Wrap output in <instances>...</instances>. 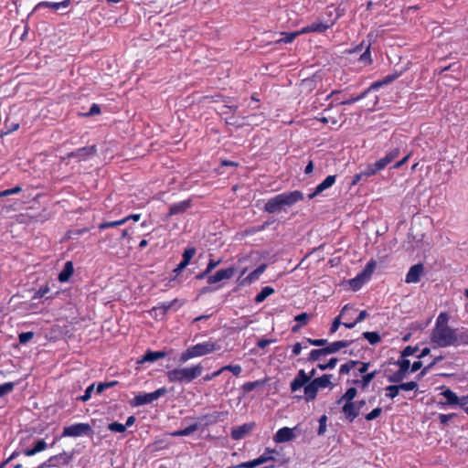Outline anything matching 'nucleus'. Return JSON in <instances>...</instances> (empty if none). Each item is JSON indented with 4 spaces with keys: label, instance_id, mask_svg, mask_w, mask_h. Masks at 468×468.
I'll use <instances>...</instances> for the list:
<instances>
[{
    "label": "nucleus",
    "instance_id": "obj_1",
    "mask_svg": "<svg viewBox=\"0 0 468 468\" xmlns=\"http://www.w3.org/2000/svg\"><path fill=\"white\" fill-rule=\"evenodd\" d=\"M303 199V193L300 190L283 192L270 198L264 205V211L270 214L278 213L286 207H291Z\"/></svg>",
    "mask_w": 468,
    "mask_h": 468
},
{
    "label": "nucleus",
    "instance_id": "obj_2",
    "mask_svg": "<svg viewBox=\"0 0 468 468\" xmlns=\"http://www.w3.org/2000/svg\"><path fill=\"white\" fill-rule=\"evenodd\" d=\"M431 342L440 347H447L451 346H458V334L457 330L452 327H434L431 335Z\"/></svg>",
    "mask_w": 468,
    "mask_h": 468
},
{
    "label": "nucleus",
    "instance_id": "obj_3",
    "mask_svg": "<svg viewBox=\"0 0 468 468\" xmlns=\"http://www.w3.org/2000/svg\"><path fill=\"white\" fill-rule=\"evenodd\" d=\"M203 372L201 364L190 367L176 368L167 372L169 382L189 383Z\"/></svg>",
    "mask_w": 468,
    "mask_h": 468
},
{
    "label": "nucleus",
    "instance_id": "obj_4",
    "mask_svg": "<svg viewBox=\"0 0 468 468\" xmlns=\"http://www.w3.org/2000/svg\"><path fill=\"white\" fill-rule=\"evenodd\" d=\"M218 348L219 346L217 344L210 341L197 344L181 354L179 362L182 364L186 363L190 358L210 354Z\"/></svg>",
    "mask_w": 468,
    "mask_h": 468
},
{
    "label": "nucleus",
    "instance_id": "obj_5",
    "mask_svg": "<svg viewBox=\"0 0 468 468\" xmlns=\"http://www.w3.org/2000/svg\"><path fill=\"white\" fill-rule=\"evenodd\" d=\"M93 431L88 423H76L70 426L64 427L62 436L66 437H79L82 435L91 436Z\"/></svg>",
    "mask_w": 468,
    "mask_h": 468
},
{
    "label": "nucleus",
    "instance_id": "obj_6",
    "mask_svg": "<svg viewBox=\"0 0 468 468\" xmlns=\"http://www.w3.org/2000/svg\"><path fill=\"white\" fill-rule=\"evenodd\" d=\"M167 393L166 388L163 387L151 393L139 394L133 399V406L150 404Z\"/></svg>",
    "mask_w": 468,
    "mask_h": 468
},
{
    "label": "nucleus",
    "instance_id": "obj_7",
    "mask_svg": "<svg viewBox=\"0 0 468 468\" xmlns=\"http://www.w3.org/2000/svg\"><path fill=\"white\" fill-rule=\"evenodd\" d=\"M315 369L313 368L309 374H306L303 369H300L294 378V379L291 382L290 388L292 392H295L303 388L308 382H311L313 378L315 376Z\"/></svg>",
    "mask_w": 468,
    "mask_h": 468
},
{
    "label": "nucleus",
    "instance_id": "obj_8",
    "mask_svg": "<svg viewBox=\"0 0 468 468\" xmlns=\"http://www.w3.org/2000/svg\"><path fill=\"white\" fill-rule=\"evenodd\" d=\"M395 364L399 366V370L388 376V380L391 383H399L406 378L410 367V362L409 359L402 358L398 360Z\"/></svg>",
    "mask_w": 468,
    "mask_h": 468
},
{
    "label": "nucleus",
    "instance_id": "obj_9",
    "mask_svg": "<svg viewBox=\"0 0 468 468\" xmlns=\"http://www.w3.org/2000/svg\"><path fill=\"white\" fill-rule=\"evenodd\" d=\"M228 416V411H213L211 413H207L202 415L198 418V424L203 426H208L215 424L218 421H222Z\"/></svg>",
    "mask_w": 468,
    "mask_h": 468
},
{
    "label": "nucleus",
    "instance_id": "obj_10",
    "mask_svg": "<svg viewBox=\"0 0 468 468\" xmlns=\"http://www.w3.org/2000/svg\"><path fill=\"white\" fill-rule=\"evenodd\" d=\"M97 153L96 145L85 146L70 152L67 154L68 158H76L79 162L85 161Z\"/></svg>",
    "mask_w": 468,
    "mask_h": 468
},
{
    "label": "nucleus",
    "instance_id": "obj_11",
    "mask_svg": "<svg viewBox=\"0 0 468 468\" xmlns=\"http://www.w3.org/2000/svg\"><path fill=\"white\" fill-rule=\"evenodd\" d=\"M235 272L236 269L234 267L218 270L215 274L207 277V283L213 284L223 280H229L234 276Z\"/></svg>",
    "mask_w": 468,
    "mask_h": 468
},
{
    "label": "nucleus",
    "instance_id": "obj_12",
    "mask_svg": "<svg viewBox=\"0 0 468 468\" xmlns=\"http://www.w3.org/2000/svg\"><path fill=\"white\" fill-rule=\"evenodd\" d=\"M254 423H244L243 425L234 427L231 430V438L235 441L243 439L246 435H248L253 429Z\"/></svg>",
    "mask_w": 468,
    "mask_h": 468
},
{
    "label": "nucleus",
    "instance_id": "obj_13",
    "mask_svg": "<svg viewBox=\"0 0 468 468\" xmlns=\"http://www.w3.org/2000/svg\"><path fill=\"white\" fill-rule=\"evenodd\" d=\"M424 267L421 263H418L410 267V271L406 275L405 282L407 283H415L420 280L423 273Z\"/></svg>",
    "mask_w": 468,
    "mask_h": 468
},
{
    "label": "nucleus",
    "instance_id": "obj_14",
    "mask_svg": "<svg viewBox=\"0 0 468 468\" xmlns=\"http://www.w3.org/2000/svg\"><path fill=\"white\" fill-rule=\"evenodd\" d=\"M335 175L326 176V178L315 187L314 191L309 194L308 198L313 199L314 197L331 187L335 183Z\"/></svg>",
    "mask_w": 468,
    "mask_h": 468
},
{
    "label": "nucleus",
    "instance_id": "obj_15",
    "mask_svg": "<svg viewBox=\"0 0 468 468\" xmlns=\"http://www.w3.org/2000/svg\"><path fill=\"white\" fill-rule=\"evenodd\" d=\"M192 206L191 199H186L170 206L167 217L185 213Z\"/></svg>",
    "mask_w": 468,
    "mask_h": 468
},
{
    "label": "nucleus",
    "instance_id": "obj_16",
    "mask_svg": "<svg viewBox=\"0 0 468 468\" xmlns=\"http://www.w3.org/2000/svg\"><path fill=\"white\" fill-rule=\"evenodd\" d=\"M342 412L348 422H353L359 415V411L357 410L354 401L345 402L342 408Z\"/></svg>",
    "mask_w": 468,
    "mask_h": 468
},
{
    "label": "nucleus",
    "instance_id": "obj_17",
    "mask_svg": "<svg viewBox=\"0 0 468 468\" xmlns=\"http://www.w3.org/2000/svg\"><path fill=\"white\" fill-rule=\"evenodd\" d=\"M294 429L283 427L280 429L274 435V441L278 443L287 442L292 441L294 437Z\"/></svg>",
    "mask_w": 468,
    "mask_h": 468
},
{
    "label": "nucleus",
    "instance_id": "obj_18",
    "mask_svg": "<svg viewBox=\"0 0 468 468\" xmlns=\"http://www.w3.org/2000/svg\"><path fill=\"white\" fill-rule=\"evenodd\" d=\"M333 23L330 25L323 23V22H313L312 24L303 27L301 29L302 34L311 33V32H316V33H322L324 32L326 29H328L330 27H332Z\"/></svg>",
    "mask_w": 468,
    "mask_h": 468
},
{
    "label": "nucleus",
    "instance_id": "obj_19",
    "mask_svg": "<svg viewBox=\"0 0 468 468\" xmlns=\"http://www.w3.org/2000/svg\"><path fill=\"white\" fill-rule=\"evenodd\" d=\"M167 356V353L165 351H152L147 350L144 355L142 356L140 360H138L139 364L145 363V362H154L158 359L164 358Z\"/></svg>",
    "mask_w": 468,
    "mask_h": 468
},
{
    "label": "nucleus",
    "instance_id": "obj_20",
    "mask_svg": "<svg viewBox=\"0 0 468 468\" xmlns=\"http://www.w3.org/2000/svg\"><path fill=\"white\" fill-rule=\"evenodd\" d=\"M71 458V455H69L66 452H63L59 454L49 457L48 463H50L52 467H58L61 464H68Z\"/></svg>",
    "mask_w": 468,
    "mask_h": 468
},
{
    "label": "nucleus",
    "instance_id": "obj_21",
    "mask_svg": "<svg viewBox=\"0 0 468 468\" xmlns=\"http://www.w3.org/2000/svg\"><path fill=\"white\" fill-rule=\"evenodd\" d=\"M303 388V391H304L305 401L310 402V401L314 400L317 396L319 388L313 382V380L311 382H308L307 384H305Z\"/></svg>",
    "mask_w": 468,
    "mask_h": 468
},
{
    "label": "nucleus",
    "instance_id": "obj_22",
    "mask_svg": "<svg viewBox=\"0 0 468 468\" xmlns=\"http://www.w3.org/2000/svg\"><path fill=\"white\" fill-rule=\"evenodd\" d=\"M352 343L353 340H340L333 342L324 347L327 355H330L338 352L341 348L349 346Z\"/></svg>",
    "mask_w": 468,
    "mask_h": 468
},
{
    "label": "nucleus",
    "instance_id": "obj_23",
    "mask_svg": "<svg viewBox=\"0 0 468 468\" xmlns=\"http://www.w3.org/2000/svg\"><path fill=\"white\" fill-rule=\"evenodd\" d=\"M70 4V0H64V1H61V2H48V1H43V2H40L38 3L36 7H35V10H38L42 7H48V8H52L54 10H58L59 9L60 7H68Z\"/></svg>",
    "mask_w": 468,
    "mask_h": 468
},
{
    "label": "nucleus",
    "instance_id": "obj_24",
    "mask_svg": "<svg viewBox=\"0 0 468 468\" xmlns=\"http://www.w3.org/2000/svg\"><path fill=\"white\" fill-rule=\"evenodd\" d=\"M47 447H48V445H47L46 441L43 439H40V440H37L35 442L33 448H31V449H25V450L22 451V452L26 456H32V455L37 454V452H40L46 450Z\"/></svg>",
    "mask_w": 468,
    "mask_h": 468
},
{
    "label": "nucleus",
    "instance_id": "obj_25",
    "mask_svg": "<svg viewBox=\"0 0 468 468\" xmlns=\"http://www.w3.org/2000/svg\"><path fill=\"white\" fill-rule=\"evenodd\" d=\"M74 272L73 263L67 261L64 264L63 270L58 274V281L61 282H68Z\"/></svg>",
    "mask_w": 468,
    "mask_h": 468
},
{
    "label": "nucleus",
    "instance_id": "obj_26",
    "mask_svg": "<svg viewBox=\"0 0 468 468\" xmlns=\"http://www.w3.org/2000/svg\"><path fill=\"white\" fill-rule=\"evenodd\" d=\"M399 74L395 73V74H389V75H387L386 77H384L382 80H378V81H376L374 82L373 84H371V86L368 88V90H370V92L372 90H375L384 85H388V84H390L391 82H393L395 80H397L399 78Z\"/></svg>",
    "mask_w": 468,
    "mask_h": 468
},
{
    "label": "nucleus",
    "instance_id": "obj_27",
    "mask_svg": "<svg viewBox=\"0 0 468 468\" xmlns=\"http://www.w3.org/2000/svg\"><path fill=\"white\" fill-rule=\"evenodd\" d=\"M400 154L399 147L397 146L393 149H391L387 154L380 158L378 161L382 164V167H386L388 164L393 162Z\"/></svg>",
    "mask_w": 468,
    "mask_h": 468
},
{
    "label": "nucleus",
    "instance_id": "obj_28",
    "mask_svg": "<svg viewBox=\"0 0 468 468\" xmlns=\"http://www.w3.org/2000/svg\"><path fill=\"white\" fill-rule=\"evenodd\" d=\"M199 429V424L197 422H195L193 424H190L185 429L175 431L171 433V436L173 437H182V436H188L195 431H197Z\"/></svg>",
    "mask_w": 468,
    "mask_h": 468
},
{
    "label": "nucleus",
    "instance_id": "obj_29",
    "mask_svg": "<svg viewBox=\"0 0 468 468\" xmlns=\"http://www.w3.org/2000/svg\"><path fill=\"white\" fill-rule=\"evenodd\" d=\"M377 374H378L377 370H374L372 372L367 373V374L362 376L361 379H354L353 383L356 384V385H360L361 388L364 389L376 378Z\"/></svg>",
    "mask_w": 468,
    "mask_h": 468
},
{
    "label": "nucleus",
    "instance_id": "obj_30",
    "mask_svg": "<svg viewBox=\"0 0 468 468\" xmlns=\"http://www.w3.org/2000/svg\"><path fill=\"white\" fill-rule=\"evenodd\" d=\"M441 395L446 399V402H440L441 405H459L460 398L450 388L442 391Z\"/></svg>",
    "mask_w": 468,
    "mask_h": 468
},
{
    "label": "nucleus",
    "instance_id": "obj_31",
    "mask_svg": "<svg viewBox=\"0 0 468 468\" xmlns=\"http://www.w3.org/2000/svg\"><path fill=\"white\" fill-rule=\"evenodd\" d=\"M384 167H382V164L379 163V161L378 160L377 162L373 163V164H370L368 165L363 171V175L365 176L366 178H367L368 176H374L376 175L378 172L383 170Z\"/></svg>",
    "mask_w": 468,
    "mask_h": 468
},
{
    "label": "nucleus",
    "instance_id": "obj_32",
    "mask_svg": "<svg viewBox=\"0 0 468 468\" xmlns=\"http://www.w3.org/2000/svg\"><path fill=\"white\" fill-rule=\"evenodd\" d=\"M266 267V264H261L244 279V282H248L249 283H250L253 281L258 280L259 277L264 272Z\"/></svg>",
    "mask_w": 468,
    "mask_h": 468
},
{
    "label": "nucleus",
    "instance_id": "obj_33",
    "mask_svg": "<svg viewBox=\"0 0 468 468\" xmlns=\"http://www.w3.org/2000/svg\"><path fill=\"white\" fill-rule=\"evenodd\" d=\"M331 375L324 374L319 378H314L313 382L317 386L318 388H324L332 386Z\"/></svg>",
    "mask_w": 468,
    "mask_h": 468
},
{
    "label": "nucleus",
    "instance_id": "obj_34",
    "mask_svg": "<svg viewBox=\"0 0 468 468\" xmlns=\"http://www.w3.org/2000/svg\"><path fill=\"white\" fill-rule=\"evenodd\" d=\"M274 292V289L271 286H265L261 289V291L256 295L254 301L257 303H262L265 301L267 297L271 295Z\"/></svg>",
    "mask_w": 468,
    "mask_h": 468
},
{
    "label": "nucleus",
    "instance_id": "obj_35",
    "mask_svg": "<svg viewBox=\"0 0 468 468\" xmlns=\"http://www.w3.org/2000/svg\"><path fill=\"white\" fill-rule=\"evenodd\" d=\"M177 303H178V300L177 299H174L171 302L161 303L157 307H154L153 310L155 311V312L160 311L161 314H165L169 310H171L173 308H176V305Z\"/></svg>",
    "mask_w": 468,
    "mask_h": 468
},
{
    "label": "nucleus",
    "instance_id": "obj_36",
    "mask_svg": "<svg viewBox=\"0 0 468 468\" xmlns=\"http://www.w3.org/2000/svg\"><path fill=\"white\" fill-rule=\"evenodd\" d=\"M265 383H266L265 379L246 382L245 384L242 385L243 392H244V394H247L259 387H263L265 385Z\"/></svg>",
    "mask_w": 468,
    "mask_h": 468
},
{
    "label": "nucleus",
    "instance_id": "obj_37",
    "mask_svg": "<svg viewBox=\"0 0 468 468\" xmlns=\"http://www.w3.org/2000/svg\"><path fill=\"white\" fill-rule=\"evenodd\" d=\"M357 394V390L356 388H349L346 389V391L344 393V395L337 400V404L345 402H350L353 401V399L356 398Z\"/></svg>",
    "mask_w": 468,
    "mask_h": 468
},
{
    "label": "nucleus",
    "instance_id": "obj_38",
    "mask_svg": "<svg viewBox=\"0 0 468 468\" xmlns=\"http://www.w3.org/2000/svg\"><path fill=\"white\" fill-rule=\"evenodd\" d=\"M275 452L274 450H271L267 448L265 452L257 458L258 463L260 465L269 462V461H274L273 453Z\"/></svg>",
    "mask_w": 468,
    "mask_h": 468
},
{
    "label": "nucleus",
    "instance_id": "obj_39",
    "mask_svg": "<svg viewBox=\"0 0 468 468\" xmlns=\"http://www.w3.org/2000/svg\"><path fill=\"white\" fill-rule=\"evenodd\" d=\"M363 337L367 339L371 345H377L380 342L381 337L378 332H364Z\"/></svg>",
    "mask_w": 468,
    "mask_h": 468
},
{
    "label": "nucleus",
    "instance_id": "obj_40",
    "mask_svg": "<svg viewBox=\"0 0 468 468\" xmlns=\"http://www.w3.org/2000/svg\"><path fill=\"white\" fill-rule=\"evenodd\" d=\"M326 355H327V352L325 351V347H323L320 349H314L309 354L307 360L310 362L317 361L321 358V356H326Z\"/></svg>",
    "mask_w": 468,
    "mask_h": 468
},
{
    "label": "nucleus",
    "instance_id": "obj_41",
    "mask_svg": "<svg viewBox=\"0 0 468 468\" xmlns=\"http://www.w3.org/2000/svg\"><path fill=\"white\" fill-rule=\"evenodd\" d=\"M375 268H376V261H370L367 263L365 269L359 274L367 281L370 278V276L372 275Z\"/></svg>",
    "mask_w": 468,
    "mask_h": 468
},
{
    "label": "nucleus",
    "instance_id": "obj_42",
    "mask_svg": "<svg viewBox=\"0 0 468 468\" xmlns=\"http://www.w3.org/2000/svg\"><path fill=\"white\" fill-rule=\"evenodd\" d=\"M367 280L360 274L349 281V284L354 291L359 290Z\"/></svg>",
    "mask_w": 468,
    "mask_h": 468
},
{
    "label": "nucleus",
    "instance_id": "obj_43",
    "mask_svg": "<svg viewBox=\"0 0 468 468\" xmlns=\"http://www.w3.org/2000/svg\"><path fill=\"white\" fill-rule=\"evenodd\" d=\"M302 32L301 30L300 31H296V32H292V33H282V35H283V37H282L281 39H278L276 42L277 43H291L294 40V38L301 35Z\"/></svg>",
    "mask_w": 468,
    "mask_h": 468
},
{
    "label": "nucleus",
    "instance_id": "obj_44",
    "mask_svg": "<svg viewBox=\"0 0 468 468\" xmlns=\"http://www.w3.org/2000/svg\"><path fill=\"white\" fill-rule=\"evenodd\" d=\"M359 361L349 360L346 364L342 365L339 369L341 375L348 374L352 368L358 365Z\"/></svg>",
    "mask_w": 468,
    "mask_h": 468
},
{
    "label": "nucleus",
    "instance_id": "obj_45",
    "mask_svg": "<svg viewBox=\"0 0 468 468\" xmlns=\"http://www.w3.org/2000/svg\"><path fill=\"white\" fill-rule=\"evenodd\" d=\"M369 92H370V90L367 89L365 91H363L360 95H358L356 97H350L349 99L341 101L340 104L341 105H349V104L355 103V102L362 100L363 98H365Z\"/></svg>",
    "mask_w": 468,
    "mask_h": 468
},
{
    "label": "nucleus",
    "instance_id": "obj_46",
    "mask_svg": "<svg viewBox=\"0 0 468 468\" xmlns=\"http://www.w3.org/2000/svg\"><path fill=\"white\" fill-rule=\"evenodd\" d=\"M125 222H126V219H123V218L120 219V220H116V221H107V222L101 223L99 225V229H104L107 228H116L118 226L124 224Z\"/></svg>",
    "mask_w": 468,
    "mask_h": 468
},
{
    "label": "nucleus",
    "instance_id": "obj_47",
    "mask_svg": "<svg viewBox=\"0 0 468 468\" xmlns=\"http://www.w3.org/2000/svg\"><path fill=\"white\" fill-rule=\"evenodd\" d=\"M196 254V249L194 247L186 248L183 253V259L182 261L186 262V264H189L191 259Z\"/></svg>",
    "mask_w": 468,
    "mask_h": 468
},
{
    "label": "nucleus",
    "instance_id": "obj_48",
    "mask_svg": "<svg viewBox=\"0 0 468 468\" xmlns=\"http://www.w3.org/2000/svg\"><path fill=\"white\" fill-rule=\"evenodd\" d=\"M386 390L388 393L386 394L387 397L390 399H394L398 396L399 391L400 390L399 384V385H390L386 388Z\"/></svg>",
    "mask_w": 468,
    "mask_h": 468
},
{
    "label": "nucleus",
    "instance_id": "obj_49",
    "mask_svg": "<svg viewBox=\"0 0 468 468\" xmlns=\"http://www.w3.org/2000/svg\"><path fill=\"white\" fill-rule=\"evenodd\" d=\"M319 428L317 430V434L319 436L321 435H324L326 431V422H327V416L326 415H322L320 418H319Z\"/></svg>",
    "mask_w": 468,
    "mask_h": 468
},
{
    "label": "nucleus",
    "instance_id": "obj_50",
    "mask_svg": "<svg viewBox=\"0 0 468 468\" xmlns=\"http://www.w3.org/2000/svg\"><path fill=\"white\" fill-rule=\"evenodd\" d=\"M449 315L446 313H441L436 320L435 327L448 326Z\"/></svg>",
    "mask_w": 468,
    "mask_h": 468
},
{
    "label": "nucleus",
    "instance_id": "obj_51",
    "mask_svg": "<svg viewBox=\"0 0 468 468\" xmlns=\"http://www.w3.org/2000/svg\"><path fill=\"white\" fill-rule=\"evenodd\" d=\"M15 387V383L13 382H6L2 385H0V397H3L8 393H10Z\"/></svg>",
    "mask_w": 468,
    "mask_h": 468
},
{
    "label": "nucleus",
    "instance_id": "obj_52",
    "mask_svg": "<svg viewBox=\"0 0 468 468\" xmlns=\"http://www.w3.org/2000/svg\"><path fill=\"white\" fill-rule=\"evenodd\" d=\"M108 429L112 432H124L126 431L125 425L119 422H112L108 425Z\"/></svg>",
    "mask_w": 468,
    "mask_h": 468
},
{
    "label": "nucleus",
    "instance_id": "obj_53",
    "mask_svg": "<svg viewBox=\"0 0 468 468\" xmlns=\"http://www.w3.org/2000/svg\"><path fill=\"white\" fill-rule=\"evenodd\" d=\"M338 362L336 357H332L326 364H318L317 367L321 370L332 369L334 368Z\"/></svg>",
    "mask_w": 468,
    "mask_h": 468
},
{
    "label": "nucleus",
    "instance_id": "obj_54",
    "mask_svg": "<svg viewBox=\"0 0 468 468\" xmlns=\"http://www.w3.org/2000/svg\"><path fill=\"white\" fill-rule=\"evenodd\" d=\"M50 291V288L48 285L40 287L33 295V300H37L42 297H44L48 292Z\"/></svg>",
    "mask_w": 468,
    "mask_h": 468
},
{
    "label": "nucleus",
    "instance_id": "obj_55",
    "mask_svg": "<svg viewBox=\"0 0 468 468\" xmlns=\"http://www.w3.org/2000/svg\"><path fill=\"white\" fill-rule=\"evenodd\" d=\"M419 350V346H408L401 351V357L405 358L407 356L414 355Z\"/></svg>",
    "mask_w": 468,
    "mask_h": 468
},
{
    "label": "nucleus",
    "instance_id": "obj_56",
    "mask_svg": "<svg viewBox=\"0 0 468 468\" xmlns=\"http://www.w3.org/2000/svg\"><path fill=\"white\" fill-rule=\"evenodd\" d=\"M310 316L311 315L308 314L307 313H302V314L296 315L294 317V320L303 326V325H306L308 324Z\"/></svg>",
    "mask_w": 468,
    "mask_h": 468
},
{
    "label": "nucleus",
    "instance_id": "obj_57",
    "mask_svg": "<svg viewBox=\"0 0 468 468\" xmlns=\"http://www.w3.org/2000/svg\"><path fill=\"white\" fill-rule=\"evenodd\" d=\"M94 387H95V384H91V385H90V386L86 388V390H85V392H84V395H82V396H80V397L77 398V399L81 400V401H84V402H85V401H88V400L90 399V397H91V393L93 392Z\"/></svg>",
    "mask_w": 468,
    "mask_h": 468
},
{
    "label": "nucleus",
    "instance_id": "obj_58",
    "mask_svg": "<svg viewBox=\"0 0 468 468\" xmlns=\"http://www.w3.org/2000/svg\"><path fill=\"white\" fill-rule=\"evenodd\" d=\"M34 337L33 332H24L19 334L18 339L20 344H27Z\"/></svg>",
    "mask_w": 468,
    "mask_h": 468
},
{
    "label": "nucleus",
    "instance_id": "obj_59",
    "mask_svg": "<svg viewBox=\"0 0 468 468\" xmlns=\"http://www.w3.org/2000/svg\"><path fill=\"white\" fill-rule=\"evenodd\" d=\"M222 372L225 370H229L232 372L235 376H239L241 372V367L239 365H228L221 367Z\"/></svg>",
    "mask_w": 468,
    "mask_h": 468
},
{
    "label": "nucleus",
    "instance_id": "obj_60",
    "mask_svg": "<svg viewBox=\"0 0 468 468\" xmlns=\"http://www.w3.org/2000/svg\"><path fill=\"white\" fill-rule=\"evenodd\" d=\"M260 464H259L258 460L256 458V459L251 460V461L241 463L238 464L237 466H235V468H255V467H257Z\"/></svg>",
    "mask_w": 468,
    "mask_h": 468
},
{
    "label": "nucleus",
    "instance_id": "obj_61",
    "mask_svg": "<svg viewBox=\"0 0 468 468\" xmlns=\"http://www.w3.org/2000/svg\"><path fill=\"white\" fill-rule=\"evenodd\" d=\"M382 412V409L381 408H376L374 409L373 410H371L369 413H367L366 416H365V419L367 420H373L379 417V415L381 414Z\"/></svg>",
    "mask_w": 468,
    "mask_h": 468
},
{
    "label": "nucleus",
    "instance_id": "obj_62",
    "mask_svg": "<svg viewBox=\"0 0 468 468\" xmlns=\"http://www.w3.org/2000/svg\"><path fill=\"white\" fill-rule=\"evenodd\" d=\"M21 191H22V187L19 186H16L13 187V188L1 191L0 192V197H7L9 195L18 194Z\"/></svg>",
    "mask_w": 468,
    "mask_h": 468
},
{
    "label": "nucleus",
    "instance_id": "obj_63",
    "mask_svg": "<svg viewBox=\"0 0 468 468\" xmlns=\"http://www.w3.org/2000/svg\"><path fill=\"white\" fill-rule=\"evenodd\" d=\"M399 388H400V390H406V391L413 390V389H416L418 388V383L415 382V381L400 383L399 384Z\"/></svg>",
    "mask_w": 468,
    "mask_h": 468
},
{
    "label": "nucleus",
    "instance_id": "obj_64",
    "mask_svg": "<svg viewBox=\"0 0 468 468\" xmlns=\"http://www.w3.org/2000/svg\"><path fill=\"white\" fill-rule=\"evenodd\" d=\"M359 61L364 64H370L372 59L370 58V51H369V45L367 46V49L363 54H361L359 58Z\"/></svg>",
    "mask_w": 468,
    "mask_h": 468
}]
</instances>
